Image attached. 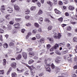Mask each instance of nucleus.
Masks as SVG:
<instances>
[{"label": "nucleus", "mask_w": 77, "mask_h": 77, "mask_svg": "<svg viewBox=\"0 0 77 77\" xmlns=\"http://www.w3.org/2000/svg\"><path fill=\"white\" fill-rule=\"evenodd\" d=\"M48 59L46 58L45 60V68H46V70L48 72H51V69L49 67L50 66V65L48 64L47 63V62H48Z\"/></svg>", "instance_id": "nucleus-1"}, {"label": "nucleus", "mask_w": 77, "mask_h": 77, "mask_svg": "<svg viewBox=\"0 0 77 77\" xmlns=\"http://www.w3.org/2000/svg\"><path fill=\"white\" fill-rule=\"evenodd\" d=\"M26 66L28 67L30 69V72L31 73V75H32V77H33L34 76V75H33V74L35 73V71H33V69L34 70V71H35L36 69L35 68V67H34L33 66V65H32L31 66H29L28 65ZM32 68L33 69H32Z\"/></svg>", "instance_id": "nucleus-2"}, {"label": "nucleus", "mask_w": 77, "mask_h": 77, "mask_svg": "<svg viewBox=\"0 0 77 77\" xmlns=\"http://www.w3.org/2000/svg\"><path fill=\"white\" fill-rule=\"evenodd\" d=\"M53 37L55 39H60L62 36V35L60 33H57L56 32L54 33Z\"/></svg>", "instance_id": "nucleus-3"}, {"label": "nucleus", "mask_w": 77, "mask_h": 77, "mask_svg": "<svg viewBox=\"0 0 77 77\" xmlns=\"http://www.w3.org/2000/svg\"><path fill=\"white\" fill-rule=\"evenodd\" d=\"M51 68L52 69H55L56 72H58L60 70V68L59 67H55L53 63L51 65Z\"/></svg>", "instance_id": "nucleus-4"}, {"label": "nucleus", "mask_w": 77, "mask_h": 77, "mask_svg": "<svg viewBox=\"0 0 77 77\" xmlns=\"http://www.w3.org/2000/svg\"><path fill=\"white\" fill-rule=\"evenodd\" d=\"M7 11L9 12V13H12L14 12V9H13L12 8L8 7L7 8Z\"/></svg>", "instance_id": "nucleus-5"}, {"label": "nucleus", "mask_w": 77, "mask_h": 77, "mask_svg": "<svg viewBox=\"0 0 77 77\" xmlns=\"http://www.w3.org/2000/svg\"><path fill=\"white\" fill-rule=\"evenodd\" d=\"M22 56L24 59H27V54L26 52H23L22 54Z\"/></svg>", "instance_id": "nucleus-6"}, {"label": "nucleus", "mask_w": 77, "mask_h": 77, "mask_svg": "<svg viewBox=\"0 0 77 77\" xmlns=\"http://www.w3.org/2000/svg\"><path fill=\"white\" fill-rule=\"evenodd\" d=\"M20 26V24L19 23H16L14 24V26L15 29H18Z\"/></svg>", "instance_id": "nucleus-7"}, {"label": "nucleus", "mask_w": 77, "mask_h": 77, "mask_svg": "<svg viewBox=\"0 0 77 77\" xmlns=\"http://www.w3.org/2000/svg\"><path fill=\"white\" fill-rule=\"evenodd\" d=\"M43 19V18L42 17H40L38 18V23L39 24H42V23H43V19Z\"/></svg>", "instance_id": "nucleus-8"}, {"label": "nucleus", "mask_w": 77, "mask_h": 77, "mask_svg": "<svg viewBox=\"0 0 77 77\" xmlns=\"http://www.w3.org/2000/svg\"><path fill=\"white\" fill-rule=\"evenodd\" d=\"M55 62L57 63H59L60 62V57H57L55 60Z\"/></svg>", "instance_id": "nucleus-9"}, {"label": "nucleus", "mask_w": 77, "mask_h": 77, "mask_svg": "<svg viewBox=\"0 0 77 77\" xmlns=\"http://www.w3.org/2000/svg\"><path fill=\"white\" fill-rule=\"evenodd\" d=\"M11 66L14 68H15L17 67V63L15 62H13L11 64Z\"/></svg>", "instance_id": "nucleus-10"}, {"label": "nucleus", "mask_w": 77, "mask_h": 77, "mask_svg": "<svg viewBox=\"0 0 77 77\" xmlns=\"http://www.w3.org/2000/svg\"><path fill=\"white\" fill-rule=\"evenodd\" d=\"M14 9L16 11H20V7L17 5H14Z\"/></svg>", "instance_id": "nucleus-11"}, {"label": "nucleus", "mask_w": 77, "mask_h": 77, "mask_svg": "<svg viewBox=\"0 0 77 77\" xmlns=\"http://www.w3.org/2000/svg\"><path fill=\"white\" fill-rule=\"evenodd\" d=\"M68 8L69 9L70 11H73L74 10V9H75V8H74V7L71 5L69 6Z\"/></svg>", "instance_id": "nucleus-12"}, {"label": "nucleus", "mask_w": 77, "mask_h": 77, "mask_svg": "<svg viewBox=\"0 0 77 77\" xmlns=\"http://www.w3.org/2000/svg\"><path fill=\"white\" fill-rule=\"evenodd\" d=\"M59 47V45L58 44H56L54 46H53V48L54 49H55V50H56L57 48Z\"/></svg>", "instance_id": "nucleus-13"}, {"label": "nucleus", "mask_w": 77, "mask_h": 77, "mask_svg": "<svg viewBox=\"0 0 77 77\" xmlns=\"http://www.w3.org/2000/svg\"><path fill=\"white\" fill-rule=\"evenodd\" d=\"M29 57H32L34 56L35 54L33 52H30L29 53Z\"/></svg>", "instance_id": "nucleus-14"}, {"label": "nucleus", "mask_w": 77, "mask_h": 77, "mask_svg": "<svg viewBox=\"0 0 77 77\" xmlns=\"http://www.w3.org/2000/svg\"><path fill=\"white\" fill-rule=\"evenodd\" d=\"M11 76L12 77H17V75L15 72H13L12 73Z\"/></svg>", "instance_id": "nucleus-15"}, {"label": "nucleus", "mask_w": 77, "mask_h": 77, "mask_svg": "<svg viewBox=\"0 0 77 77\" xmlns=\"http://www.w3.org/2000/svg\"><path fill=\"white\" fill-rule=\"evenodd\" d=\"M55 53L59 55V56H60V55H61V53L59 50H56Z\"/></svg>", "instance_id": "nucleus-16"}, {"label": "nucleus", "mask_w": 77, "mask_h": 77, "mask_svg": "<svg viewBox=\"0 0 77 77\" xmlns=\"http://www.w3.org/2000/svg\"><path fill=\"white\" fill-rule=\"evenodd\" d=\"M35 36L37 39H39L41 38V35L39 34H36Z\"/></svg>", "instance_id": "nucleus-17"}, {"label": "nucleus", "mask_w": 77, "mask_h": 77, "mask_svg": "<svg viewBox=\"0 0 77 77\" xmlns=\"http://www.w3.org/2000/svg\"><path fill=\"white\" fill-rule=\"evenodd\" d=\"M47 39L49 40V41H50V42L51 43V44L54 43V39H51V38H48Z\"/></svg>", "instance_id": "nucleus-18"}, {"label": "nucleus", "mask_w": 77, "mask_h": 77, "mask_svg": "<svg viewBox=\"0 0 77 77\" xmlns=\"http://www.w3.org/2000/svg\"><path fill=\"white\" fill-rule=\"evenodd\" d=\"M21 57H22V56H21V55L20 54L16 58V59H17V60H20V59H21Z\"/></svg>", "instance_id": "nucleus-19"}, {"label": "nucleus", "mask_w": 77, "mask_h": 77, "mask_svg": "<svg viewBox=\"0 0 77 77\" xmlns=\"http://www.w3.org/2000/svg\"><path fill=\"white\" fill-rule=\"evenodd\" d=\"M5 17L8 20H10V19H11V15H10V14H8L5 16Z\"/></svg>", "instance_id": "nucleus-20"}, {"label": "nucleus", "mask_w": 77, "mask_h": 77, "mask_svg": "<svg viewBox=\"0 0 77 77\" xmlns=\"http://www.w3.org/2000/svg\"><path fill=\"white\" fill-rule=\"evenodd\" d=\"M34 26L35 27H37V28L39 27V25L37 23H35L34 24Z\"/></svg>", "instance_id": "nucleus-21"}, {"label": "nucleus", "mask_w": 77, "mask_h": 77, "mask_svg": "<svg viewBox=\"0 0 77 77\" xmlns=\"http://www.w3.org/2000/svg\"><path fill=\"white\" fill-rule=\"evenodd\" d=\"M30 11H35L36 9V7L35 6H32L30 8Z\"/></svg>", "instance_id": "nucleus-22"}, {"label": "nucleus", "mask_w": 77, "mask_h": 77, "mask_svg": "<svg viewBox=\"0 0 77 77\" xmlns=\"http://www.w3.org/2000/svg\"><path fill=\"white\" fill-rule=\"evenodd\" d=\"M3 47L4 48H8V45L7 43H5Z\"/></svg>", "instance_id": "nucleus-23"}, {"label": "nucleus", "mask_w": 77, "mask_h": 77, "mask_svg": "<svg viewBox=\"0 0 77 77\" xmlns=\"http://www.w3.org/2000/svg\"><path fill=\"white\" fill-rule=\"evenodd\" d=\"M1 27L3 28L4 30H6V29H7V28L6 27V26L3 24H2L1 25Z\"/></svg>", "instance_id": "nucleus-24"}, {"label": "nucleus", "mask_w": 77, "mask_h": 77, "mask_svg": "<svg viewBox=\"0 0 77 77\" xmlns=\"http://www.w3.org/2000/svg\"><path fill=\"white\" fill-rule=\"evenodd\" d=\"M57 9H55V13H56V14H61V13L60 12V11H58V10H57Z\"/></svg>", "instance_id": "nucleus-25"}, {"label": "nucleus", "mask_w": 77, "mask_h": 77, "mask_svg": "<svg viewBox=\"0 0 77 77\" xmlns=\"http://www.w3.org/2000/svg\"><path fill=\"white\" fill-rule=\"evenodd\" d=\"M25 26L27 27H31L32 26V24L30 23H27L25 24Z\"/></svg>", "instance_id": "nucleus-26"}, {"label": "nucleus", "mask_w": 77, "mask_h": 77, "mask_svg": "<svg viewBox=\"0 0 77 77\" xmlns=\"http://www.w3.org/2000/svg\"><path fill=\"white\" fill-rule=\"evenodd\" d=\"M34 62V61L33 60H30L28 61V64L31 65Z\"/></svg>", "instance_id": "nucleus-27"}, {"label": "nucleus", "mask_w": 77, "mask_h": 77, "mask_svg": "<svg viewBox=\"0 0 77 77\" xmlns=\"http://www.w3.org/2000/svg\"><path fill=\"white\" fill-rule=\"evenodd\" d=\"M30 11L29 10H26L25 11V14L26 15H29L30 14Z\"/></svg>", "instance_id": "nucleus-28"}, {"label": "nucleus", "mask_w": 77, "mask_h": 77, "mask_svg": "<svg viewBox=\"0 0 77 77\" xmlns=\"http://www.w3.org/2000/svg\"><path fill=\"white\" fill-rule=\"evenodd\" d=\"M67 47L68 49H69L70 50L71 48V45L69 44V43H67Z\"/></svg>", "instance_id": "nucleus-29"}, {"label": "nucleus", "mask_w": 77, "mask_h": 77, "mask_svg": "<svg viewBox=\"0 0 77 77\" xmlns=\"http://www.w3.org/2000/svg\"><path fill=\"white\" fill-rule=\"evenodd\" d=\"M44 21L45 22H48L49 23H51V21L47 18H45Z\"/></svg>", "instance_id": "nucleus-30"}, {"label": "nucleus", "mask_w": 77, "mask_h": 77, "mask_svg": "<svg viewBox=\"0 0 77 77\" xmlns=\"http://www.w3.org/2000/svg\"><path fill=\"white\" fill-rule=\"evenodd\" d=\"M47 3L48 4V5H50L51 6H52L53 5V3L51 2L50 1H48L47 2Z\"/></svg>", "instance_id": "nucleus-31"}, {"label": "nucleus", "mask_w": 77, "mask_h": 77, "mask_svg": "<svg viewBox=\"0 0 77 77\" xmlns=\"http://www.w3.org/2000/svg\"><path fill=\"white\" fill-rule=\"evenodd\" d=\"M42 13H43L42 11L41 10H40L38 11V15H41V14H42Z\"/></svg>", "instance_id": "nucleus-32"}, {"label": "nucleus", "mask_w": 77, "mask_h": 77, "mask_svg": "<svg viewBox=\"0 0 77 77\" xmlns=\"http://www.w3.org/2000/svg\"><path fill=\"white\" fill-rule=\"evenodd\" d=\"M73 41L74 42H77V38L76 37H74L73 38Z\"/></svg>", "instance_id": "nucleus-33"}, {"label": "nucleus", "mask_w": 77, "mask_h": 77, "mask_svg": "<svg viewBox=\"0 0 77 77\" xmlns=\"http://www.w3.org/2000/svg\"><path fill=\"white\" fill-rule=\"evenodd\" d=\"M32 33H33V34H36V33H37V30L35 29H33Z\"/></svg>", "instance_id": "nucleus-34"}, {"label": "nucleus", "mask_w": 77, "mask_h": 77, "mask_svg": "<svg viewBox=\"0 0 77 77\" xmlns=\"http://www.w3.org/2000/svg\"><path fill=\"white\" fill-rule=\"evenodd\" d=\"M21 18H15V20L16 21H17V22H18L20 21H21Z\"/></svg>", "instance_id": "nucleus-35"}, {"label": "nucleus", "mask_w": 77, "mask_h": 77, "mask_svg": "<svg viewBox=\"0 0 77 77\" xmlns=\"http://www.w3.org/2000/svg\"><path fill=\"white\" fill-rule=\"evenodd\" d=\"M25 20H29L30 19V16L26 15L25 16Z\"/></svg>", "instance_id": "nucleus-36"}, {"label": "nucleus", "mask_w": 77, "mask_h": 77, "mask_svg": "<svg viewBox=\"0 0 77 77\" xmlns=\"http://www.w3.org/2000/svg\"><path fill=\"white\" fill-rule=\"evenodd\" d=\"M6 10V9L5 8H2L1 9V11L2 12V13H5V11Z\"/></svg>", "instance_id": "nucleus-37"}, {"label": "nucleus", "mask_w": 77, "mask_h": 77, "mask_svg": "<svg viewBox=\"0 0 77 77\" xmlns=\"http://www.w3.org/2000/svg\"><path fill=\"white\" fill-rule=\"evenodd\" d=\"M67 60L69 62H72V58H70V57H68Z\"/></svg>", "instance_id": "nucleus-38"}, {"label": "nucleus", "mask_w": 77, "mask_h": 77, "mask_svg": "<svg viewBox=\"0 0 77 77\" xmlns=\"http://www.w3.org/2000/svg\"><path fill=\"white\" fill-rule=\"evenodd\" d=\"M60 45L61 47H64L65 45V44L64 43H61L60 44Z\"/></svg>", "instance_id": "nucleus-39"}, {"label": "nucleus", "mask_w": 77, "mask_h": 77, "mask_svg": "<svg viewBox=\"0 0 77 77\" xmlns=\"http://www.w3.org/2000/svg\"><path fill=\"white\" fill-rule=\"evenodd\" d=\"M52 28H53V26L51 25H50L48 27V30L49 31L51 30V29H52Z\"/></svg>", "instance_id": "nucleus-40"}, {"label": "nucleus", "mask_w": 77, "mask_h": 77, "mask_svg": "<svg viewBox=\"0 0 77 77\" xmlns=\"http://www.w3.org/2000/svg\"><path fill=\"white\" fill-rule=\"evenodd\" d=\"M67 31H70L71 30V26H69L67 28Z\"/></svg>", "instance_id": "nucleus-41"}, {"label": "nucleus", "mask_w": 77, "mask_h": 77, "mask_svg": "<svg viewBox=\"0 0 77 77\" xmlns=\"http://www.w3.org/2000/svg\"><path fill=\"white\" fill-rule=\"evenodd\" d=\"M37 4L38 6V7H39V8H40L41 6V2H37Z\"/></svg>", "instance_id": "nucleus-42"}, {"label": "nucleus", "mask_w": 77, "mask_h": 77, "mask_svg": "<svg viewBox=\"0 0 77 77\" xmlns=\"http://www.w3.org/2000/svg\"><path fill=\"white\" fill-rule=\"evenodd\" d=\"M4 32H5L4 30H3V29L0 28V33L2 34L4 33Z\"/></svg>", "instance_id": "nucleus-43"}, {"label": "nucleus", "mask_w": 77, "mask_h": 77, "mask_svg": "<svg viewBox=\"0 0 77 77\" xmlns=\"http://www.w3.org/2000/svg\"><path fill=\"white\" fill-rule=\"evenodd\" d=\"M8 30H11L12 29V26L11 25H8Z\"/></svg>", "instance_id": "nucleus-44"}, {"label": "nucleus", "mask_w": 77, "mask_h": 77, "mask_svg": "<svg viewBox=\"0 0 77 77\" xmlns=\"http://www.w3.org/2000/svg\"><path fill=\"white\" fill-rule=\"evenodd\" d=\"M38 32H40V33H41L42 32V29L41 27H39L38 28Z\"/></svg>", "instance_id": "nucleus-45"}, {"label": "nucleus", "mask_w": 77, "mask_h": 77, "mask_svg": "<svg viewBox=\"0 0 77 77\" xmlns=\"http://www.w3.org/2000/svg\"><path fill=\"white\" fill-rule=\"evenodd\" d=\"M0 41H3V35H0Z\"/></svg>", "instance_id": "nucleus-46"}, {"label": "nucleus", "mask_w": 77, "mask_h": 77, "mask_svg": "<svg viewBox=\"0 0 77 77\" xmlns=\"http://www.w3.org/2000/svg\"><path fill=\"white\" fill-rule=\"evenodd\" d=\"M4 21V19L3 18H0V23H2V22Z\"/></svg>", "instance_id": "nucleus-47"}, {"label": "nucleus", "mask_w": 77, "mask_h": 77, "mask_svg": "<svg viewBox=\"0 0 77 77\" xmlns=\"http://www.w3.org/2000/svg\"><path fill=\"white\" fill-rule=\"evenodd\" d=\"M0 74H2V75H3V74H4V70H0Z\"/></svg>", "instance_id": "nucleus-48"}, {"label": "nucleus", "mask_w": 77, "mask_h": 77, "mask_svg": "<svg viewBox=\"0 0 77 77\" xmlns=\"http://www.w3.org/2000/svg\"><path fill=\"white\" fill-rule=\"evenodd\" d=\"M27 50L29 52V51H32L33 50V49L32 48H28L27 49Z\"/></svg>", "instance_id": "nucleus-49"}, {"label": "nucleus", "mask_w": 77, "mask_h": 77, "mask_svg": "<svg viewBox=\"0 0 77 77\" xmlns=\"http://www.w3.org/2000/svg\"><path fill=\"white\" fill-rule=\"evenodd\" d=\"M44 75V73H41L39 74L38 76L39 77H42V76Z\"/></svg>", "instance_id": "nucleus-50"}, {"label": "nucleus", "mask_w": 77, "mask_h": 77, "mask_svg": "<svg viewBox=\"0 0 77 77\" xmlns=\"http://www.w3.org/2000/svg\"><path fill=\"white\" fill-rule=\"evenodd\" d=\"M58 4L59 5H63V2L61 1H60L58 2Z\"/></svg>", "instance_id": "nucleus-51"}, {"label": "nucleus", "mask_w": 77, "mask_h": 77, "mask_svg": "<svg viewBox=\"0 0 77 77\" xmlns=\"http://www.w3.org/2000/svg\"><path fill=\"white\" fill-rule=\"evenodd\" d=\"M47 47L48 49H50V48L51 47V45L49 44L47 45Z\"/></svg>", "instance_id": "nucleus-52"}, {"label": "nucleus", "mask_w": 77, "mask_h": 77, "mask_svg": "<svg viewBox=\"0 0 77 77\" xmlns=\"http://www.w3.org/2000/svg\"><path fill=\"white\" fill-rule=\"evenodd\" d=\"M54 2V5H56V4H57V0H53Z\"/></svg>", "instance_id": "nucleus-53"}, {"label": "nucleus", "mask_w": 77, "mask_h": 77, "mask_svg": "<svg viewBox=\"0 0 77 77\" xmlns=\"http://www.w3.org/2000/svg\"><path fill=\"white\" fill-rule=\"evenodd\" d=\"M14 45V44L12 42H10L9 44V45L10 46H13V45Z\"/></svg>", "instance_id": "nucleus-54"}, {"label": "nucleus", "mask_w": 77, "mask_h": 77, "mask_svg": "<svg viewBox=\"0 0 77 77\" xmlns=\"http://www.w3.org/2000/svg\"><path fill=\"white\" fill-rule=\"evenodd\" d=\"M45 41V39L44 38H41L40 40V42H44Z\"/></svg>", "instance_id": "nucleus-55"}, {"label": "nucleus", "mask_w": 77, "mask_h": 77, "mask_svg": "<svg viewBox=\"0 0 77 77\" xmlns=\"http://www.w3.org/2000/svg\"><path fill=\"white\" fill-rule=\"evenodd\" d=\"M63 52H65L66 53H68V50H67V49H64L63 50Z\"/></svg>", "instance_id": "nucleus-56"}, {"label": "nucleus", "mask_w": 77, "mask_h": 77, "mask_svg": "<svg viewBox=\"0 0 77 77\" xmlns=\"http://www.w3.org/2000/svg\"><path fill=\"white\" fill-rule=\"evenodd\" d=\"M14 22L13 21H11L9 22V24L11 25H13V24H14Z\"/></svg>", "instance_id": "nucleus-57"}, {"label": "nucleus", "mask_w": 77, "mask_h": 77, "mask_svg": "<svg viewBox=\"0 0 77 77\" xmlns=\"http://www.w3.org/2000/svg\"><path fill=\"white\" fill-rule=\"evenodd\" d=\"M58 20L59 21H60V22H62V21H63V18L61 17L60 18H59Z\"/></svg>", "instance_id": "nucleus-58"}, {"label": "nucleus", "mask_w": 77, "mask_h": 77, "mask_svg": "<svg viewBox=\"0 0 77 77\" xmlns=\"http://www.w3.org/2000/svg\"><path fill=\"white\" fill-rule=\"evenodd\" d=\"M26 31V29H22L21 30V32L22 33H24V32Z\"/></svg>", "instance_id": "nucleus-59"}, {"label": "nucleus", "mask_w": 77, "mask_h": 77, "mask_svg": "<svg viewBox=\"0 0 77 77\" xmlns=\"http://www.w3.org/2000/svg\"><path fill=\"white\" fill-rule=\"evenodd\" d=\"M65 16H66V17H68L69 15V13L68 12H66L65 13Z\"/></svg>", "instance_id": "nucleus-60"}, {"label": "nucleus", "mask_w": 77, "mask_h": 77, "mask_svg": "<svg viewBox=\"0 0 77 77\" xmlns=\"http://www.w3.org/2000/svg\"><path fill=\"white\" fill-rule=\"evenodd\" d=\"M68 36L69 37H71L72 36V34L71 33H69L67 34Z\"/></svg>", "instance_id": "nucleus-61"}, {"label": "nucleus", "mask_w": 77, "mask_h": 77, "mask_svg": "<svg viewBox=\"0 0 77 77\" xmlns=\"http://www.w3.org/2000/svg\"><path fill=\"white\" fill-rule=\"evenodd\" d=\"M13 33H17V30H14L12 31Z\"/></svg>", "instance_id": "nucleus-62"}, {"label": "nucleus", "mask_w": 77, "mask_h": 77, "mask_svg": "<svg viewBox=\"0 0 77 77\" xmlns=\"http://www.w3.org/2000/svg\"><path fill=\"white\" fill-rule=\"evenodd\" d=\"M24 74L26 75H29V73H28V72L27 71L25 72L24 73Z\"/></svg>", "instance_id": "nucleus-63"}, {"label": "nucleus", "mask_w": 77, "mask_h": 77, "mask_svg": "<svg viewBox=\"0 0 77 77\" xmlns=\"http://www.w3.org/2000/svg\"><path fill=\"white\" fill-rule=\"evenodd\" d=\"M75 51L77 53V45L76 46V49H75Z\"/></svg>", "instance_id": "nucleus-64"}]
</instances>
